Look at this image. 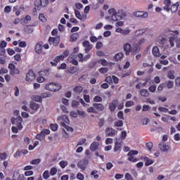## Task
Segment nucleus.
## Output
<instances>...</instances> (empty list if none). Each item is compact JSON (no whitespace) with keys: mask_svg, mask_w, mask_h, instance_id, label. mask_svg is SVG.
Returning a JSON list of instances; mask_svg holds the SVG:
<instances>
[{"mask_svg":"<svg viewBox=\"0 0 180 180\" xmlns=\"http://www.w3.org/2000/svg\"><path fill=\"white\" fill-rule=\"evenodd\" d=\"M83 46L84 49V52L88 53L93 48V45L89 43L88 41H84L83 42Z\"/></svg>","mask_w":180,"mask_h":180,"instance_id":"18","label":"nucleus"},{"mask_svg":"<svg viewBox=\"0 0 180 180\" xmlns=\"http://www.w3.org/2000/svg\"><path fill=\"white\" fill-rule=\"evenodd\" d=\"M62 120H63V122L65 123L69 124L70 123V120L69 118H68L67 115H62L61 116Z\"/></svg>","mask_w":180,"mask_h":180,"instance_id":"56","label":"nucleus"},{"mask_svg":"<svg viewBox=\"0 0 180 180\" xmlns=\"http://www.w3.org/2000/svg\"><path fill=\"white\" fill-rule=\"evenodd\" d=\"M82 91H83V88L81 86H77L76 87H74V89H73V91L76 94H79L80 93L82 92Z\"/></svg>","mask_w":180,"mask_h":180,"instance_id":"31","label":"nucleus"},{"mask_svg":"<svg viewBox=\"0 0 180 180\" xmlns=\"http://www.w3.org/2000/svg\"><path fill=\"white\" fill-rule=\"evenodd\" d=\"M79 38V34L78 33H74L70 35V42L76 41L77 39Z\"/></svg>","mask_w":180,"mask_h":180,"instance_id":"30","label":"nucleus"},{"mask_svg":"<svg viewBox=\"0 0 180 180\" xmlns=\"http://www.w3.org/2000/svg\"><path fill=\"white\" fill-rule=\"evenodd\" d=\"M31 99L32 101L34 102H41L43 100V98L41 96H38V95H34L31 96Z\"/></svg>","mask_w":180,"mask_h":180,"instance_id":"28","label":"nucleus"},{"mask_svg":"<svg viewBox=\"0 0 180 180\" xmlns=\"http://www.w3.org/2000/svg\"><path fill=\"white\" fill-rule=\"evenodd\" d=\"M45 136H46V135H44V134H43V132H41L39 134L36 135L35 138L38 141H44Z\"/></svg>","mask_w":180,"mask_h":180,"instance_id":"38","label":"nucleus"},{"mask_svg":"<svg viewBox=\"0 0 180 180\" xmlns=\"http://www.w3.org/2000/svg\"><path fill=\"white\" fill-rule=\"evenodd\" d=\"M99 72L101 74H105L106 72H108V68H100Z\"/></svg>","mask_w":180,"mask_h":180,"instance_id":"58","label":"nucleus"},{"mask_svg":"<svg viewBox=\"0 0 180 180\" xmlns=\"http://www.w3.org/2000/svg\"><path fill=\"white\" fill-rule=\"evenodd\" d=\"M62 120H63V122L65 123L69 124L70 123V120L69 118H68L67 115H62L61 116Z\"/></svg>","mask_w":180,"mask_h":180,"instance_id":"57","label":"nucleus"},{"mask_svg":"<svg viewBox=\"0 0 180 180\" xmlns=\"http://www.w3.org/2000/svg\"><path fill=\"white\" fill-rule=\"evenodd\" d=\"M24 30L27 34H32L34 32V30L32 27H25Z\"/></svg>","mask_w":180,"mask_h":180,"instance_id":"44","label":"nucleus"},{"mask_svg":"<svg viewBox=\"0 0 180 180\" xmlns=\"http://www.w3.org/2000/svg\"><path fill=\"white\" fill-rule=\"evenodd\" d=\"M39 108H40L39 104L34 102L30 103V108H31L32 110V114H34L35 112H37L38 109H39Z\"/></svg>","mask_w":180,"mask_h":180,"instance_id":"19","label":"nucleus"},{"mask_svg":"<svg viewBox=\"0 0 180 180\" xmlns=\"http://www.w3.org/2000/svg\"><path fill=\"white\" fill-rule=\"evenodd\" d=\"M98 172L97 170H94L93 172H91L90 175L94 176V179H99V174H98Z\"/></svg>","mask_w":180,"mask_h":180,"instance_id":"41","label":"nucleus"},{"mask_svg":"<svg viewBox=\"0 0 180 180\" xmlns=\"http://www.w3.org/2000/svg\"><path fill=\"white\" fill-rule=\"evenodd\" d=\"M60 125H61L62 127H64L65 129H66L68 131H70V132H72L73 131V128H71L70 127L67 126L65 122H60Z\"/></svg>","mask_w":180,"mask_h":180,"instance_id":"35","label":"nucleus"},{"mask_svg":"<svg viewBox=\"0 0 180 180\" xmlns=\"http://www.w3.org/2000/svg\"><path fill=\"white\" fill-rule=\"evenodd\" d=\"M131 30L129 27H127L125 30H123V32L121 34H122L123 36H127L131 34Z\"/></svg>","mask_w":180,"mask_h":180,"instance_id":"42","label":"nucleus"},{"mask_svg":"<svg viewBox=\"0 0 180 180\" xmlns=\"http://www.w3.org/2000/svg\"><path fill=\"white\" fill-rule=\"evenodd\" d=\"M134 105V102L132 101H127L126 103H125V107L126 108H131L132 105Z\"/></svg>","mask_w":180,"mask_h":180,"instance_id":"52","label":"nucleus"},{"mask_svg":"<svg viewBox=\"0 0 180 180\" xmlns=\"http://www.w3.org/2000/svg\"><path fill=\"white\" fill-rule=\"evenodd\" d=\"M36 79V75L32 70H30L27 74H26L25 80L27 82H32Z\"/></svg>","mask_w":180,"mask_h":180,"instance_id":"8","label":"nucleus"},{"mask_svg":"<svg viewBox=\"0 0 180 180\" xmlns=\"http://www.w3.org/2000/svg\"><path fill=\"white\" fill-rule=\"evenodd\" d=\"M49 4V0H36L34 5L36 9L39 11L41 8H44Z\"/></svg>","mask_w":180,"mask_h":180,"instance_id":"5","label":"nucleus"},{"mask_svg":"<svg viewBox=\"0 0 180 180\" xmlns=\"http://www.w3.org/2000/svg\"><path fill=\"white\" fill-rule=\"evenodd\" d=\"M89 164V160L86 159L82 160L80 162H78L77 166L79 167L82 170H85L86 166Z\"/></svg>","mask_w":180,"mask_h":180,"instance_id":"16","label":"nucleus"},{"mask_svg":"<svg viewBox=\"0 0 180 180\" xmlns=\"http://www.w3.org/2000/svg\"><path fill=\"white\" fill-rule=\"evenodd\" d=\"M43 46V42H38L35 44L34 46V51L37 54H41L43 51V48L41 47Z\"/></svg>","mask_w":180,"mask_h":180,"instance_id":"20","label":"nucleus"},{"mask_svg":"<svg viewBox=\"0 0 180 180\" xmlns=\"http://www.w3.org/2000/svg\"><path fill=\"white\" fill-rule=\"evenodd\" d=\"M124 178L126 180H134V177L130 174V173H126Z\"/></svg>","mask_w":180,"mask_h":180,"instance_id":"49","label":"nucleus"},{"mask_svg":"<svg viewBox=\"0 0 180 180\" xmlns=\"http://www.w3.org/2000/svg\"><path fill=\"white\" fill-rule=\"evenodd\" d=\"M124 21H117L116 23H115V26H116L117 27H122V26H124Z\"/></svg>","mask_w":180,"mask_h":180,"instance_id":"62","label":"nucleus"},{"mask_svg":"<svg viewBox=\"0 0 180 180\" xmlns=\"http://www.w3.org/2000/svg\"><path fill=\"white\" fill-rule=\"evenodd\" d=\"M14 9L15 11L16 16H19L20 13L25 11V8L23 6L20 7V8L18 9H16L15 7H14Z\"/></svg>","mask_w":180,"mask_h":180,"instance_id":"39","label":"nucleus"},{"mask_svg":"<svg viewBox=\"0 0 180 180\" xmlns=\"http://www.w3.org/2000/svg\"><path fill=\"white\" fill-rule=\"evenodd\" d=\"M6 52H7V54H8L10 56H12L15 54V51L11 48H7Z\"/></svg>","mask_w":180,"mask_h":180,"instance_id":"47","label":"nucleus"},{"mask_svg":"<svg viewBox=\"0 0 180 180\" xmlns=\"http://www.w3.org/2000/svg\"><path fill=\"white\" fill-rule=\"evenodd\" d=\"M49 74L47 70H42L39 72V77H37V82L42 83L44 82V76H46Z\"/></svg>","mask_w":180,"mask_h":180,"instance_id":"17","label":"nucleus"},{"mask_svg":"<svg viewBox=\"0 0 180 180\" xmlns=\"http://www.w3.org/2000/svg\"><path fill=\"white\" fill-rule=\"evenodd\" d=\"M8 68L10 70V75H19V73L20 72L18 68H16L13 63H10L8 65Z\"/></svg>","mask_w":180,"mask_h":180,"instance_id":"11","label":"nucleus"},{"mask_svg":"<svg viewBox=\"0 0 180 180\" xmlns=\"http://www.w3.org/2000/svg\"><path fill=\"white\" fill-rule=\"evenodd\" d=\"M22 119L20 116H18L17 118L13 117L11 119V123L13 124L12 127V131L13 133H18V130H21L23 128V126H22Z\"/></svg>","mask_w":180,"mask_h":180,"instance_id":"1","label":"nucleus"},{"mask_svg":"<svg viewBox=\"0 0 180 180\" xmlns=\"http://www.w3.org/2000/svg\"><path fill=\"white\" fill-rule=\"evenodd\" d=\"M165 36H168L169 38V44H167V49H172L174 46V41L176 40V37L174 36V32H168L165 34Z\"/></svg>","mask_w":180,"mask_h":180,"instance_id":"4","label":"nucleus"},{"mask_svg":"<svg viewBox=\"0 0 180 180\" xmlns=\"http://www.w3.org/2000/svg\"><path fill=\"white\" fill-rule=\"evenodd\" d=\"M146 32V30H138L135 32V36L136 37H141Z\"/></svg>","mask_w":180,"mask_h":180,"instance_id":"36","label":"nucleus"},{"mask_svg":"<svg viewBox=\"0 0 180 180\" xmlns=\"http://www.w3.org/2000/svg\"><path fill=\"white\" fill-rule=\"evenodd\" d=\"M116 134H117V131L115 129L111 128V127H107L105 129V135L108 137H114Z\"/></svg>","mask_w":180,"mask_h":180,"instance_id":"10","label":"nucleus"},{"mask_svg":"<svg viewBox=\"0 0 180 180\" xmlns=\"http://www.w3.org/2000/svg\"><path fill=\"white\" fill-rule=\"evenodd\" d=\"M99 64H101L103 66L106 67L108 65L109 63L105 59H101L98 60Z\"/></svg>","mask_w":180,"mask_h":180,"instance_id":"43","label":"nucleus"},{"mask_svg":"<svg viewBox=\"0 0 180 180\" xmlns=\"http://www.w3.org/2000/svg\"><path fill=\"white\" fill-rule=\"evenodd\" d=\"M141 160H144L146 162L145 166H150L151 165H153L154 163V160L148 158L147 156L141 157Z\"/></svg>","mask_w":180,"mask_h":180,"instance_id":"21","label":"nucleus"},{"mask_svg":"<svg viewBox=\"0 0 180 180\" xmlns=\"http://www.w3.org/2000/svg\"><path fill=\"white\" fill-rule=\"evenodd\" d=\"M99 146V143L98 142H93L92 144H91L90 150L92 151L96 150L98 149V147Z\"/></svg>","mask_w":180,"mask_h":180,"instance_id":"29","label":"nucleus"},{"mask_svg":"<svg viewBox=\"0 0 180 180\" xmlns=\"http://www.w3.org/2000/svg\"><path fill=\"white\" fill-rule=\"evenodd\" d=\"M70 54V52L68 51H65L62 55L58 56L54 58V61L60 63V61H63L64 58H67Z\"/></svg>","mask_w":180,"mask_h":180,"instance_id":"14","label":"nucleus"},{"mask_svg":"<svg viewBox=\"0 0 180 180\" xmlns=\"http://www.w3.org/2000/svg\"><path fill=\"white\" fill-rule=\"evenodd\" d=\"M179 6V4L178 3L172 5V6L170 8V11H172V13H176L178 9Z\"/></svg>","mask_w":180,"mask_h":180,"instance_id":"40","label":"nucleus"},{"mask_svg":"<svg viewBox=\"0 0 180 180\" xmlns=\"http://www.w3.org/2000/svg\"><path fill=\"white\" fill-rule=\"evenodd\" d=\"M57 173V169L56 167H52L51 169V172H49V174H51V175L54 176L56 175Z\"/></svg>","mask_w":180,"mask_h":180,"instance_id":"60","label":"nucleus"},{"mask_svg":"<svg viewBox=\"0 0 180 180\" xmlns=\"http://www.w3.org/2000/svg\"><path fill=\"white\" fill-rule=\"evenodd\" d=\"M68 63L73 64L74 65H77L79 64L78 60H77L76 59L74 58V56L73 55H70L68 58Z\"/></svg>","mask_w":180,"mask_h":180,"instance_id":"24","label":"nucleus"},{"mask_svg":"<svg viewBox=\"0 0 180 180\" xmlns=\"http://www.w3.org/2000/svg\"><path fill=\"white\" fill-rule=\"evenodd\" d=\"M163 84L166 88H167V89H172L174 87V82L172 80H168Z\"/></svg>","mask_w":180,"mask_h":180,"instance_id":"27","label":"nucleus"},{"mask_svg":"<svg viewBox=\"0 0 180 180\" xmlns=\"http://www.w3.org/2000/svg\"><path fill=\"white\" fill-rule=\"evenodd\" d=\"M7 159V153H0V160H5Z\"/></svg>","mask_w":180,"mask_h":180,"instance_id":"51","label":"nucleus"},{"mask_svg":"<svg viewBox=\"0 0 180 180\" xmlns=\"http://www.w3.org/2000/svg\"><path fill=\"white\" fill-rule=\"evenodd\" d=\"M75 15H76L78 20H82V14H80V12L79 11L75 10Z\"/></svg>","mask_w":180,"mask_h":180,"instance_id":"46","label":"nucleus"},{"mask_svg":"<svg viewBox=\"0 0 180 180\" xmlns=\"http://www.w3.org/2000/svg\"><path fill=\"white\" fill-rule=\"evenodd\" d=\"M167 77L169 79H174V70H169L167 72Z\"/></svg>","mask_w":180,"mask_h":180,"instance_id":"37","label":"nucleus"},{"mask_svg":"<svg viewBox=\"0 0 180 180\" xmlns=\"http://www.w3.org/2000/svg\"><path fill=\"white\" fill-rule=\"evenodd\" d=\"M170 6H171V1L170 0H164V10L166 12L169 13Z\"/></svg>","mask_w":180,"mask_h":180,"instance_id":"23","label":"nucleus"},{"mask_svg":"<svg viewBox=\"0 0 180 180\" xmlns=\"http://www.w3.org/2000/svg\"><path fill=\"white\" fill-rule=\"evenodd\" d=\"M124 57V53L122 52L117 53L113 56V60L114 61H119Z\"/></svg>","mask_w":180,"mask_h":180,"instance_id":"25","label":"nucleus"},{"mask_svg":"<svg viewBox=\"0 0 180 180\" xmlns=\"http://www.w3.org/2000/svg\"><path fill=\"white\" fill-rule=\"evenodd\" d=\"M39 20H41L42 22H46V18L44 16V14H39Z\"/></svg>","mask_w":180,"mask_h":180,"instance_id":"50","label":"nucleus"},{"mask_svg":"<svg viewBox=\"0 0 180 180\" xmlns=\"http://www.w3.org/2000/svg\"><path fill=\"white\" fill-rule=\"evenodd\" d=\"M60 41V37L49 38V44L53 45L54 46H57L58 44H59Z\"/></svg>","mask_w":180,"mask_h":180,"instance_id":"15","label":"nucleus"},{"mask_svg":"<svg viewBox=\"0 0 180 180\" xmlns=\"http://www.w3.org/2000/svg\"><path fill=\"white\" fill-rule=\"evenodd\" d=\"M114 125H115V127H122V125H124V122L122 120H119L115 122V123H114Z\"/></svg>","mask_w":180,"mask_h":180,"instance_id":"53","label":"nucleus"},{"mask_svg":"<svg viewBox=\"0 0 180 180\" xmlns=\"http://www.w3.org/2000/svg\"><path fill=\"white\" fill-rule=\"evenodd\" d=\"M139 153V152L137 150H131L130 152H129L128 155L129 156L128 160L129 161H131L132 162H136L139 161L138 158H136L133 155H137Z\"/></svg>","mask_w":180,"mask_h":180,"instance_id":"7","label":"nucleus"},{"mask_svg":"<svg viewBox=\"0 0 180 180\" xmlns=\"http://www.w3.org/2000/svg\"><path fill=\"white\" fill-rule=\"evenodd\" d=\"M121 148H122L121 143H120L118 142H116L115 145L114 146L113 150H114L115 153H117V152L121 150Z\"/></svg>","mask_w":180,"mask_h":180,"instance_id":"32","label":"nucleus"},{"mask_svg":"<svg viewBox=\"0 0 180 180\" xmlns=\"http://www.w3.org/2000/svg\"><path fill=\"white\" fill-rule=\"evenodd\" d=\"M152 53L153 56H154L156 58L160 57V49H158V47L157 46L153 47Z\"/></svg>","mask_w":180,"mask_h":180,"instance_id":"26","label":"nucleus"},{"mask_svg":"<svg viewBox=\"0 0 180 180\" xmlns=\"http://www.w3.org/2000/svg\"><path fill=\"white\" fill-rule=\"evenodd\" d=\"M42 98H51V94L50 92H46L41 94L40 96Z\"/></svg>","mask_w":180,"mask_h":180,"instance_id":"45","label":"nucleus"},{"mask_svg":"<svg viewBox=\"0 0 180 180\" xmlns=\"http://www.w3.org/2000/svg\"><path fill=\"white\" fill-rule=\"evenodd\" d=\"M51 129L53 131H56L58 129V125L56 124H51Z\"/></svg>","mask_w":180,"mask_h":180,"instance_id":"61","label":"nucleus"},{"mask_svg":"<svg viewBox=\"0 0 180 180\" xmlns=\"http://www.w3.org/2000/svg\"><path fill=\"white\" fill-rule=\"evenodd\" d=\"M108 13L110 16L105 17V19L109 23H114L115 21H118L122 19V17H119L115 8H110Z\"/></svg>","mask_w":180,"mask_h":180,"instance_id":"2","label":"nucleus"},{"mask_svg":"<svg viewBox=\"0 0 180 180\" xmlns=\"http://www.w3.org/2000/svg\"><path fill=\"white\" fill-rule=\"evenodd\" d=\"M133 15L136 18H141V19H147L148 14L146 11H135Z\"/></svg>","mask_w":180,"mask_h":180,"instance_id":"12","label":"nucleus"},{"mask_svg":"<svg viewBox=\"0 0 180 180\" xmlns=\"http://www.w3.org/2000/svg\"><path fill=\"white\" fill-rule=\"evenodd\" d=\"M158 148H159V149H160V150L162 153H167L171 150V146H169V145H167L166 143H163L159 144Z\"/></svg>","mask_w":180,"mask_h":180,"instance_id":"13","label":"nucleus"},{"mask_svg":"<svg viewBox=\"0 0 180 180\" xmlns=\"http://www.w3.org/2000/svg\"><path fill=\"white\" fill-rule=\"evenodd\" d=\"M44 89L51 92H58L61 89V85L59 83H47Z\"/></svg>","mask_w":180,"mask_h":180,"instance_id":"3","label":"nucleus"},{"mask_svg":"<svg viewBox=\"0 0 180 180\" xmlns=\"http://www.w3.org/2000/svg\"><path fill=\"white\" fill-rule=\"evenodd\" d=\"M123 50L125 51L126 56H129L131 51L134 55V49H131V45L129 43H125L123 44Z\"/></svg>","mask_w":180,"mask_h":180,"instance_id":"9","label":"nucleus"},{"mask_svg":"<svg viewBox=\"0 0 180 180\" xmlns=\"http://www.w3.org/2000/svg\"><path fill=\"white\" fill-rule=\"evenodd\" d=\"M118 105V101L114 100L109 104V109L110 112H114L115 110L116 107Z\"/></svg>","mask_w":180,"mask_h":180,"instance_id":"22","label":"nucleus"},{"mask_svg":"<svg viewBox=\"0 0 180 180\" xmlns=\"http://www.w3.org/2000/svg\"><path fill=\"white\" fill-rule=\"evenodd\" d=\"M60 166L61 167V168H65V167L68 166V162L67 161L60 162Z\"/></svg>","mask_w":180,"mask_h":180,"instance_id":"63","label":"nucleus"},{"mask_svg":"<svg viewBox=\"0 0 180 180\" xmlns=\"http://www.w3.org/2000/svg\"><path fill=\"white\" fill-rule=\"evenodd\" d=\"M146 42V39L144 38H141L139 40L138 44H135L133 46V55L137 54L139 51L141 50L140 46L141 44H144Z\"/></svg>","mask_w":180,"mask_h":180,"instance_id":"6","label":"nucleus"},{"mask_svg":"<svg viewBox=\"0 0 180 180\" xmlns=\"http://www.w3.org/2000/svg\"><path fill=\"white\" fill-rule=\"evenodd\" d=\"M42 176L44 177V179H49L50 174L49 171H45L44 172V174H42Z\"/></svg>","mask_w":180,"mask_h":180,"instance_id":"59","label":"nucleus"},{"mask_svg":"<svg viewBox=\"0 0 180 180\" xmlns=\"http://www.w3.org/2000/svg\"><path fill=\"white\" fill-rule=\"evenodd\" d=\"M175 84L177 86V87L180 86V77H176L175 79Z\"/></svg>","mask_w":180,"mask_h":180,"instance_id":"64","label":"nucleus"},{"mask_svg":"<svg viewBox=\"0 0 180 180\" xmlns=\"http://www.w3.org/2000/svg\"><path fill=\"white\" fill-rule=\"evenodd\" d=\"M141 94V96L143 98H147L148 96V95H150V93H148L147 89H142L141 90V91L139 92Z\"/></svg>","mask_w":180,"mask_h":180,"instance_id":"34","label":"nucleus"},{"mask_svg":"<svg viewBox=\"0 0 180 180\" xmlns=\"http://www.w3.org/2000/svg\"><path fill=\"white\" fill-rule=\"evenodd\" d=\"M94 107L96 110L102 111L103 110V105L101 103H94Z\"/></svg>","mask_w":180,"mask_h":180,"instance_id":"33","label":"nucleus"},{"mask_svg":"<svg viewBox=\"0 0 180 180\" xmlns=\"http://www.w3.org/2000/svg\"><path fill=\"white\" fill-rule=\"evenodd\" d=\"M40 162H41L40 159H34V160H32V162H30V164L37 165L39 164Z\"/></svg>","mask_w":180,"mask_h":180,"instance_id":"55","label":"nucleus"},{"mask_svg":"<svg viewBox=\"0 0 180 180\" xmlns=\"http://www.w3.org/2000/svg\"><path fill=\"white\" fill-rule=\"evenodd\" d=\"M148 90H149V91H150L151 93H155V92H156V90H157V86H156V85H151L150 86H149Z\"/></svg>","mask_w":180,"mask_h":180,"instance_id":"48","label":"nucleus"},{"mask_svg":"<svg viewBox=\"0 0 180 180\" xmlns=\"http://www.w3.org/2000/svg\"><path fill=\"white\" fill-rule=\"evenodd\" d=\"M77 114H78V115H79L82 117H86V112L83 110H77Z\"/></svg>","mask_w":180,"mask_h":180,"instance_id":"54","label":"nucleus"}]
</instances>
